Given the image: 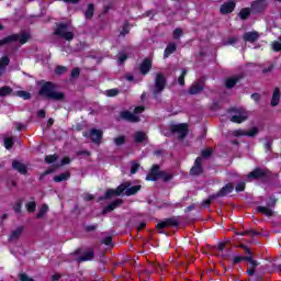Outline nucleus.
Here are the masks:
<instances>
[{"label": "nucleus", "instance_id": "4be33fe9", "mask_svg": "<svg viewBox=\"0 0 281 281\" xmlns=\"http://www.w3.org/2000/svg\"><path fill=\"white\" fill-rule=\"evenodd\" d=\"M12 168L13 170H16V172H19L20 175H25L27 172V166L19 160L12 161Z\"/></svg>", "mask_w": 281, "mask_h": 281}, {"label": "nucleus", "instance_id": "7c9ffc66", "mask_svg": "<svg viewBox=\"0 0 281 281\" xmlns=\"http://www.w3.org/2000/svg\"><path fill=\"white\" fill-rule=\"evenodd\" d=\"M23 226H19L16 229L12 231L11 235L9 236V240H16L21 238V235L23 234Z\"/></svg>", "mask_w": 281, "mask_h": 281}, {"label": "nucleus", "instance_id": "ea45409f", "mask_svg": "<svg viewBox=\"0 0 281 281\" xmlns=\"http://www.w3.org/2000/svg\"><path fill=\"white\" fill-rule=\"evenodd\" d=\"M186 76H188V70L182 69L181 70V75L178 78V85H180V87H184L186 86Z\"/></svg>", "mask_w": 281, "mask_h": 281}, {"label": "nucleus", "instance_id": "f03ea898", "mask_svg": "<svg viewBox=\"0 0 281 281\" xmlns=\"http://www.w3.org/2000/svg\"><path fill=\"white\" fill-rule=\"evenodd\" d=\"M58 86L52 81H44L38 90V95L45 100H53V102H65L66 94L63 91H56Z\"/></svg>", "mask_w": 281, "mask_h": 281}, {"label": "nucleus", "instance_id": "5701e85b", "mask_svg": "<svg viewBox=\"0 0 281 281\" xmlns=\"http://www.w3.org/2000/svg\"><path fill=\"white\" fill-rule=\"evenodd\" d=\"M280 88H274L273 92H272V99H271V106H278V104H280Z\"/></svg>", "mask_w": 281, "mask_h": 281}, {"label": "nucleus", "instance_id": "0eeeda50", "mask_svg": "<svg viewBox=\"0 0 281 281\" xmlns=\"http://www.w3.org/2000/svg\"><path fill=\"white\" fill-rule=\"evenodd\" d=\"M271 177V171L269 169H262L260 167L255 168L247 175L249 181H258L260 179H269Z\"/></svg>", "mask_w": 281, "mask_h": 281}, {"label": "nucleus", "instance_id": "b1692460", "mask_svg": "<svg viewBox=\"0 0 281 281\" xmlns=\"http://www.w3.org/2000/svg\"><path fill=\"white\" fill-rule=\"evenodd\" d=\"M177 52V44L176 43H169L164 52V58H168L171 56V54H175Z\"/></svg>", "mask_w": 281, "mask_h": 281}, {"label": "nucleus", "instance_id": "09e8293b", "mask_svg": "<svg viewBox=\"0 0 281 281\" xmlns=\"http://www.w3.org/2000/svg\"><path fill=\"white\" fill-rule=\"evenodd\" d=\"M58 160V155L54 154V155H48V156H45L44 158V161L46 164H54L55 161Z\"/></svg>", "mask_w": 281, "mask_h": 281}, {"label": "nucleus", "instance_id": "37998d69", "mask_svg": "<svg viewBox=\"0 0 281 281\" xmlns=\"http://www.w3.org/2000/svg\"><path fill=\"white\" fill-rule=\"evenodd\" d=\"M115 146H124V144H126V136L124 135H121V136H117L113 139Z\"/></svg>", "mask_w": 281, "mask_h": 281}, {"label": "nucleus", "instance_id": "473e14b6", "mask_svg": "<svg viewBox=\"0 0 281 281\" xmlns=\"http://www.w3.org/2000/svg\"><path fill=\"white\" fill-rule=\"evenodd\" d=\"M126 34H131V23H128V21H125L123 23V27H122V31L120 32V36L124 38Z\"/></svg>", "mask_w": 281, "mask_h": 281}, {"label": "nucleus", "instance_id": "4d7b16f0", "mask_svg": "<svg viewBox=\"0 0 281 281\" xmlns=\"http://www.w3.org/2000/svg\"><path fill=\"white\" fill-rule=\"evenodd\" d=\"M259 131L258 127H252L250 131L246 132L247 137H256L258 135Z\"/></svg>", "mask_w": 281, "mask_h": 281}, {"label": "nucleus", "instance_id": "423d86ee", "mask_svg": "<svg viewBox=\"0 0 281 281\" xmlns=\"http://www.w3.org/2000/svg\"><path fill=\"white\" fill-rule=\"evenodd\" d=\"M179 218L177 217H168L157 223L156 229L159 234H166V228L170 227H179Z\"/></svg>", "mask_w": 281, "mask_h": 281}, {"label": "nucleus", "instance_id": "4468645a", "mask_svg": "<svg viewBox=\"0 0 281 281\" xmlns=\"http://www.w3.org/2000/svg\"><path fill=\"white\" fill-rule=\"evenodd\" d=\"M89 137L92 144L100 146L102 144V138L104 137V132H102V130L92 128L90 130Z\"/></svg>", "mask_w": 281, "mask_h": 281}, {"label": "nucleus", "instance_id": "338daca9", "mask_svg": "<svg viewBox=\"0 0 281 281\" xmlns=\"http://www.w3.org/2000/svg\"><path fill=\"white\" fill-rule=\"evenodd\" d=\"M272 49H273V52H281V43L280 42H273L272 43Z\"/></svg>", "mask_w": 281, "mask_h": 281}, {"label": "nucleus", "instance_id": "79ce46f5", "mask_svg": "<svg viewBox=\"0 0 281 281\" xmlns=\"http://www.w3.org/2000/svg\"><path fill=\"white\" fill-rule=\"evenodd\" d=\"M4 148L7 150H12V148H14V139L12 137L4 138Z\"/></svg>", "mask_w": 281, "mask_h": 281}, {"label": "nucleus", "instance_id": "0e129e2a", "mask_svg": "<svg viewBox=\"0 0 281 281\" xmlns=\"http://www.w3.org/2000/svg\"><path fill=\"white\" fill-rule=\"evenodd\" d=\"M246 232H247V236H260V232L254 228L247 229Z\"/></svg>", "mask_w": 281, "mask_h": 281}, {"label": "nucleus", "instance_id": "a878e982", "mask_svg": "<svg viewBox=\"0 0 281 281\" xmlns=\"http://www.w3.org/2000/svg\"><path fill=\"white\" fill-rule=\"evenodd\" d=\"M257 212L259 214H263L265 216L271 217L273 216V209H270L269 206H257Z\"/></svg>", "mask_w": 281, "mask_h": 281}, {"label": "nucleus", "instance_id": "3c124183", "mask_svg": "<svg viewBox=\"0 0 281 281\" xmlns=\"http://www.w3.org/2000/svg\"><path fill=\"white\" fill-rule=\"evenodd\" d=\"M247 260V256H236L234 259H233V267H235V265H240V262H246Z\"/></svg>", "mask_w": 281, "mask_h": 281}, {"label": "nucleus", "instance_id": "dca6fc26", "mask_svg": "<svg viewBox=\"0 0 281 281\" xmlns=\"http://www.w3.org/2000/svg\"><path fill=\"white\" fill-rule=\"evenodd\" d=\"M122 203H124V200H122V199H116V200L112 201L110 204H108L106 206H104L102 209L101 214L103 216H105V214H110V212H113V210H117V207H120V205H122Z\"/></svg>", "mask_w": 281, "mask_h": 281}, {"label": "nucleus", "instance_id": "a18cd8bd", "mask_svg": "<svg viewBox=\"0 0 281 281\" xmlns=\"http://www.w3.org/2000/svg\"><path fill=\"white\" fill-rule=\"evenodd\" d=\"M25 207H26V211L29 212V214H33V212H36V202L31 201V202L26 203Z\"/></svg>", "mask_w": 281, "mask_h": 281}, {"label": "nucleus", "instance_id": "cd10ccee", "mask_svg": "<svg viewBox=\"0 0 281 281\" xmlns=\"http://www.w3.org/2000/svg\"><path fill=\"white\" fill-rule=\"evenodd\" d=\"M93 14H95V4L89 3L85 12V16L89 21L93 19Z\"/></svg>", "mask_w": 281, "mask_h": 281}, {"label": "nucleus", "instance_id": "a211bd4d", "mask_svg": "<svg viewBox=\"0 0 281 281\" xmlns=\"http://www.w3.org/2000/svg\"><path fill=\"white\" fill-rule=\"evenodd\" d=\"M258 38H260V33L257 31L246 32L243 35V41H245V43H257Z\"/></svg>", "mask_w": 281, "mask_h": 281}, {"label": "nucleus", "instance_id": "393cba45", "mask_svg": "<svg viewBox=\"0 0 281 281\" xmlns=\"http://www.w3.org/2000/svg\"><path fill=\"white\" fill-rule=\"evenodd\" d=\"M70 178H71V173L69 171H66L64 173L55 176L53 178V181H55V183H61V181H68V179Z\"/></svg>", "mask_w": 281, "mask_h": 281}, {"label": "nucleus", "instance_id": "e433bc0d", "mask_svg": "<svg viewBox=\"0 0 281 281\" xmlns=\"http://www.w3.org/2000/svg\"><path fill=\"white\" fill-rule=\"evenodd\" d=\"M18 98H22V100H31L32 93L25 91V90H19L16 91Z\"/></svg>", "mask_w": 281, "mask_h": 281}, {"label": "nucleus", "instance_id": "c03bdc74", "mask_svg": "<svg viewBox=\"0 0 281 281\" xmlns=\"http://www.w3.org/2000/svg\"><path fill=\"white\" fill-rule=\"evenodd\" d=\"M214 153V150L212 148H206V149H203L201 151V158L202 159H210V157H212V154Z\"/></svg>", "mask_w": 281, "mask_h": 281}, {"label": "nucleus", "instance_id": "774afa93", "mask_svg": "<svg viewBox=\"0 0 281 281\" xmlns=\"http://www.w3.org/2000/svg\"><path fill=\"white\" fill-rule=\"evenodd\" d=\"M251 100H254V102H260V98H261V95H260V93H258V92H255V93H252L251 94Z\"/></svg>", "mask_w": 281, "mask_h": 281}, {"label": "nucleus", "instance_id": "ddd939ff", "mask_svg": "<svg viewBox=\"0 0 281 281\" xmlns=\"http://www.w3.org/2000/svg\"><path fill=\"white\" fill-rule=\"evenodd\" d=\"M161 173V166L153 165L149 172L146 176V181H159Z\"/></svg>", "mask_w": 281, "mask_h": 281}, {"label": "nucleus", "instance_id": "9b49d317", "mask_svg": "<svg viewBox=\"0 0 281 281\" xmlns=\"http://www.w3.org/2000/svg\"><path fill=\"white\" fill-rule=\"evenodd\" d=\"M203 172H204L203 158L198 157V158H195V161H194L192 168L190 169V175H191V177H201V175H203Z\"/></svg>", "mask_w": 281, "mask_h": 281}, {"label": "nucleus", "instance_id": "39448f33", "mask_svg": "<svg viewBox=\"0 0 281 281\" xmlns=\"http://www.w3.org/2000/svg\"><path fill=\"white\" fill-rule=\"evenodd\" d=\"M69 30V24L67 23H58L57 27L54 31L55 36H59L60 38H64L65 41H74V32L67 31Z\"/></svg>", "mask_w": 281, "mask_h": 281}, {"label": "nucleus", "instance_id": "f704fd0d", "mask_svg": "<svg viewBox=\"0 0 281 281\" xmlns=\"http://www.w3.org/2000/svg\"><path fill=\"white\" fill-rule=\"evenodd\" d=\"M276 205H278V198H276V195H270L268 201H267L266 206L273 210V207H276Z\"/></svg>", "mask_w": 281, "mask_h": 281}, {"label": "nucleus", "instance_id": "6e6552de", "mask_svg": "<svg viewBox=\"0 0 281 281\" xmlns=\"http://www.w3.org/2000/svg\"><path fill=\"white\" fill-rule=\"evenodd\" d=\"M169 131L170 133L178 134L180 139H184L188 136V124H170Z\"/></svg>", "mask_w": 281, "mask_h": 281}, {"label": "nucleus", "instance_id": "bf43d9fd", "mask_svg": "<svg viewBox=\"0 0 281 281\" xmlns=\"http://www.w3.org/2000/svg\"><path fill=\"white\" fill-rule=\"evenodd\" d=\"M80 77V68L76 67L70 72V78H79Z\"/></svg>", "mask_w": 281, "mask_h": 281}, {"label": "nucleus", "instance_id": "1a4fd4ad", "mask_svg": "<svg viewBox=\"0 0 281 281\" xmlns=\"http://www.w3.org/2000/svg\"><path fill=\"white\" fill-rule=\"evenodd\" d=\"M269 2L267 0H255L250 4L252 14H262L267 10Z\"/></svg>", "mask_w": 281, "mask_h": 281}, {"label": "nucleus", "instance_id": "f8f14e48", "mask_svg": "<svg viewBox=\"0 0 281 281\" xmlns=\"http://www.w3.org/2000/svg\"><path fill=\"white\" fill-rule=\"evenodd\" d=\"M120 117L124 120V122H130L131 124H137V122L142 121L139 116L135 115L128 110L120 112Z\"/></svg>", "mask_w": 281, "mask_h": 281}, {"label": "nucleus", "instance_id": "f3484780", "mask_svg": "<svg viewBox=\"0 0 281 281\" xmlns=\"http://www.w3.org/2000/svg\"><path fill=\"white\" fill-rule=\"evenodd\" d=\"M234 10H236V2H234V0H229L227 2H224L220 7L221 14H232V12H234Z\"/></svg>", "mask_w": 281, "mask_h": 281}, {"label": "nucleus", "instance_id": "c85d7f7f", "mask_svg": "<svg viewBox=\"0 0 281 281\" xmlns=\"http://www.w3.org/2000/svg\"><path fill=\"white\" fill-rule=\"evenodd\" d=\"M10 65V57L3 56L0 58V76H3L5 68Z\"/></svg>", "mask_w": 281, "mask_h": 281}, {"label": "nucleus", "instance_id": "7ed1b4c3", "mask_svg": "<svg viewBox=\"0 0 281 281\" xmlns=\"http://www.w3.org/2000/svg\"><path fill=\"white\" fill-rule=\"evenodd\" d=\"M30 41V34H11L2 40H0V47L4 45H10V43H20V45H25Z\"/></svg>", "mask_w": 281, "mask_h": 281}, {"label": "nucleus", "instance_id": "e2e57ef3", "mask_svg": "<svg viewBox=\"0 0 281 281\" xmlns=\"http://www.w3.org/2000/svg\"><path fill=\"white\" fill-rule=\"evenodd\" d=\"M235 137H245L247 136V132H245L244 130H237L234 132Z\"/></svg>", "mask_w": 281, "mask_h": 281}, {"label": "nucleus", "instance_id": "680f3d73", "mask_svg": "<svg viewBox=\"0 0 281 281\" xmlns=\"http://www.w3.org/2000/svg\"><path fill=\"white\" fill-rule=\"evenodd\" d=\"M101 243H102L103 245H106V246L113 245V237H112V236H106V237H104V238L102 239Z\"/></svg>", "mask_w": 281, "mask_h": 281}, {"label": "nucleus", "instance_id": "69168bd1", "mask_svg": "<svg viewBox=\"0 0 281 281\" xmlns=\"http://www.w3.org/2000/svg\"><path fill=\"white\" fill-rule=\"evenodd\" d=\"M271 146H273V143L268 139L263 145L266 153H269L271 150Z\"/></svg>", "mask_w": 281, "mask_h": 281}, {"label": "nucleus", "instance_id": "2eb2a0df", "mask_svg": "<svg viewBox=\"0 0 281 281\" xmlns=\"http://www.w3.org/2000/svg\"><path fill=\"white\" fill-rule=\"evenodd\" d=\"M150 69H153V59L146 57L139 65V74H142V76H148Z\"/></svg>", "mask_w": 281, "mask_h": 281}, {"label": "nucleus", "instance_id": "603ef678", "mask_svg": "<svg viewBox=\"0 0 281 281\" xmlns=\"http://www.w3.org/2000/svg\"><path fill=\"white\" fill-rule=\"evenodd\" d=\"M68 69L65 66H57L55 68L56 76H63V74H67Z\"/></svg>", "mask_w": 281, "mask_h": 281}, {"label": "nucleus", "instance_id": "a19ab883", "mask_svg": "<svg viewBox=\"0 0 281 281\" xmlns=\"http://www.w3.org/2000/svg\"><path fill=\"white\" fill-rule=\"evenodd\" d=\"M49 212V206L47 204H43L36 214V218H43L45 216V213Z\"/></svg>", "mask_w": 281, "mask_h": 281}, {"label": "nucleus", "instance_id": "58836bf2", "mask_svg": "<svg viewBox=\"0 0 281 281\" xmlns=\"http://www.w3.org/2000/svg\"><path fill=\"white\" fill-rule=\"evenodd\" d=\"M23 210V200H18L13 205L14 214H21Z\"/></svg>", "mask_w": 281, "mask_h": 281}, {"label": "nucleus", "instance_id": "49530a36", "mask_svg": "<svg viewBox=\"0 0 281 281\" xmlns=\"http://www.w3.org/2000/svg\"><path fill=\"white\" fill-rule=\"evenodd\" d=\"M182 35H183V30L177 27V29L173 30L172 38H173L175 41H179V38H181Z\"/></svg>", "mask_w": 281, "mask_h": 281}, {"label": "nucleus", "instance_id": "de8ad7c7", "mask_svg": "<svg viewBox=\"0 0 281 281\" xmlns=\"http://www.w3.org/2000/svg\"><path fill=\"white\" fill-rule=\"evenodd\" d=\"M54 172H56V170L54 168L46 169L43 173L40 175L38 181H43V179H45V177H47V175H54Z\"/></svg>", "mask_w": 281, "mask_h": 281}, {"label": "nucleus", "instance_id": "f257e3e1", "mask_svg": "<svg viewBox=\"0 0 281 281\" xmlns=\"http://www.w3.org/2000/svg\"><path fill=\"white\" fill-rule=\"evenodd\" d=\"M139 190H142L140 184L131 187V181H125L116 189H106L104 195L99 196L97 202L100 203V201H109L113 199V196H135Z\"/></svg>", "mask_w": 281, "mask_h": 281}, {"label": "nucleus", "instance_id": "72a5a7b5", "mask_svg": "<svg viewBox=\"0 0 281 281\" xmlns=\"http://www.w3.org/2000/svg\"><path fill=\"white\" fill-rule=\"evenodd\" d=\"M172 173L160 170L159 179H161V181H164L165 183H168V181H172Z\"/></svg>", "mask_w": 281, "mask_h": 281}, {"label": "nucleus", "instance_id": "8fccbe9b", "mask_svg": "<svg viewBox=\"0 0 281 281\" xmlns=\"http://www.w3.org/2000/svg\"><path fill=\"white\" fill-rule=\"evenodd\" d=\"M120 90L117 88H113V89H109L105 92V95H108V98H115V95H119Z\"/></svg>", "mask_w": 281, "mask_h": 281}, {"label": "nucleus", "instance_id": "6ab92c4d", "mask_svg": "<svg viewBox=\"0 0 281 281\" xmlns=\"http://www.w3.org/2000/svg\"><path fill=\"white\" fill-rule=\"evenodd\" d=\"M240 80H243V75H236L233 77H228L225 80V88L226 89H234L236 85H238V82H240Z\"/></svg>", "mask_w": 281, "mask_h": 281}, {"label": "nucleus", "instance_id": "bb28decb", "mask_svg": "<svg viewBox=\"0 0 281 281\" xmlns=\"http://www.w3.org/2000/svg\"><path fill=\"white\" fill-rule=\"evenodd\" d=\"M251 8H243L239 13L238 16L240 19V21H247V19H249V16H251Z\"/></svg>", "mask_w": 281, "mask_h": 281}, {"label": "nucleus", "instance_id": "864d4df0", "mask_svg": "<svg viewBox=\"0 0 281 281\" xmlns=\"http://www.w3.org/2000/svg\"><path fill=\"white\" fill-rule=\"evenodd\" d=\"M245 188H247V184L245 182H239L235 187V192H245Z\"/></svg>", "mask_w": 281, "mask_h": 281}, {"label": "nucleus", "instance_id": "412c9836", "mask_svg": "<svg viewBox=\"0 0 281 281\" xmlns=\"http://www.w3.org/2000/svg\"><path fill=\"white\" fill-rule=\"evenodd\" d=\"M94 258H95V250L90 249V250L83 252L78 258V262H89L90 260H93Z\"/></svg>", "mask_w": 281, "mask_h": 281}, {"label": "nucleus", "instance_id": "6e6d98bb", "mask_svg": "<svg viewBox=\"0 0 281 281\" xmlns=\"http://www.w3.org/2000/svg\"><path fill=\"white\" fill-rule=\"evenodd\" d=\"M97 231H98V224H91L85 227V232H87L88 234Z\"/></svg>", "mask_w": 281, "mask_h": 281}, {"label": "nucleus", "instance_id": "aec40b11", "mask_svg": "<svg viewBox=\"0 0 281 281\" xmlns=\"http://www.w3.org/2000/svg\"><path fill=\"white\" fill-rule=\"evenodd\" d=\"M232 192H234V184L232 182H228L217 191V196H227V194H232Z\"/></svg>", "mask_w": 281, "mask_h": 281}, {"label": "nucleus", "instance_id": "c9c22d12", "mask_svg": "<svg viewBox=\"0 0 281 281\" xmlns=\"http://www.w3.org/2000/svg\"><path fill=\"white\" fill-rule=\"evenodd\" d=\"M12 93V88L10 86H4L0 88V98H5Z\"/></svg>", "mask_w": 281, "mask_h": 281}, {"label": "nucleus", "instance_id": "4c0bfd02", "mask_svg": "<svg viewBox=\"0 0 281 281\" xmlns=\"http://www.w3.org/2000/svg\"><path fill=\"white\" fill-rule=\"evenodd\" d=\"M246 262H249V265H251L250 268L252 269H258V267H260V262H258V260H255L254 256H246Z\"/></svg>", "mask_w": 281, "mask_h": 281}, {"label": "nucleus", "instance_id": "9d476101", "mask_svg": "<svg viewBox=\"0 0 281 281\" xmlns=\"http://www.w3.org/2000/svg\"><path fill=\"white\" fill-rule=\"evenodd\" d=\"M203 91H205V80L198 79V81L189 88L188 93L189 95H199V93H203Z\"/></svg>", "mask_w": 281, "mask_h": 281}, {"label": "nucleus", "instance_id": "052dcab7", "mask_svg": "<svg viewBox=\"0 0 281 281\" xmlns=\"http://www.w3.org/2000/svg\"><path fill=\"white\" fill-rule=\"evenodd\" d=\"M137 170H139V164L138 162H133L131 167V175H137Z\"/></svg>", "mask_w": 281, "mask_h": 281}, {"label": "nucleus", "instance_id": "c756f323", "mask_svg": "<svg viewBox=\"0 0 281 281\" xmlns=\"http://www.w3.org/2000/svg\"><path fill=\"white\" fill-rule=\"evenodd\" d=\"M146 139H148V136H146V133L142 131L136 132L134 135V142L136 144H142L143 142H146Z\"/></svg>", "mask_w": 281, "mask_h": 281}, {"label": "nucleus", "instance_id": "5fc2aeb1", "mask_svg": "<svg viewBox=\"0 0 281 281\" xmlns=\"http://www.w3.org/2000/svg\"><path fill=\"white\" fill-rule=\"evenodd\" d=\"M126 60H128V55H126L124 53L119 55V59H117L119 65H124V63H126Z\"/></svg>", "mask_w": 281, "mask_h": 281}, {"label": "nucleus", "instance_id": "20e7f679", "mask_svg": "<svg viewBox=\"0 0 281 281\" xmlns=\"http://www.w3.org/2000/svg\"><path fill=\"white\" fill-rule=\"evenodd\" d=\"M166 85H168V80L166 79V76L161 72L156 74V77L154 80V88H153L154 98H158L160 93H164V90L166 89Z\"/></svg>", "mask_w": 281, "mask_h": 281}, {"label": "nucleus", "instance_id": "2f4dec72", "mask_svg": "<svg viewBox=\"0 0 281 281\" xmlns=\"http://www.w3.org/2000/svg\"><path fill=\"white\" fill-rule=\"evenodd\" d=\"M247 120V115L238 114L231 117V122L234 124H243Z\"/></svg>", "mask_w": 281, "mask_h": 281}, {"label": "nucleus", "instance_id": "13d9d810", "mask_svg": "<svg viewBox=\"0 0 281 281\" xmlns=\"http://www.w3.org/2000/svg\"><path fill=\"white\" fill-rule=\"evenodd\" d=\"M19 280H21V281H34L33 278H30V276H27V273H24V272L19 274Z\"/></svg>", "mask_w": 281, "mask_h": 281}]
</instances>
